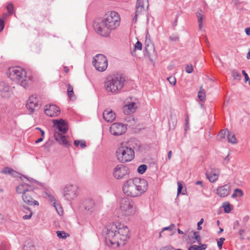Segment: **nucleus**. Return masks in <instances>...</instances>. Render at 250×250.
<instances>
[{
    "label": "nucleus",
    "instance_id": "nucleus-37",
    "mask_svg": "<svg viewBox=\"0 0 250 250\" xmlns=\"http://www.w3.org/2000/svg\"><path fill=\"white\" fill-rule=\"evenodd\" d=\"M223 207L226 213H229L231 211V208L230 205L229 203H224L223 205Z\"/></svg>",
    "mask_w": 250,
    "mask_h": 250
},
{
    "label": "nucleus",
    "instance_id": "nucleus-42",
    "mask_svg": "<svg viewBox=\"0 0 250 250\" xmlns=\"http://www.w3.org/2000/svg\"><path fill=\"white\" fill-rule=\"evenodd\" d=\"M111 78H125L124 75L120 72H115L112 74Z\"/></svg>",
    "mask_w": 250,
    "mask_h": 250
},
{
    "label": "nucleus",
    "instance_id": "nucleus-55",
    "mask_svg": "<svg viewBox=\"0 0 250 250\" xmlns=\"http://www.w3.org/2000/svg\"><path fill=\"white\" fill-rule=\"evenodd\" d=\"M49 198H50V200L51 202L53 203V204L54 206L57 204V203H56V200L54 196H49Z\"/></svg>",
    "mask_w": 250,
    "mask_h": 250
},
{
    "label": "nucleus",
    "instance_id": "nucleus-54",
    "mask_svg": "<svg viewBox=\"0 0 250 250\" xmlns=\"http://www.w3.org/2000/svg\"><path fill=\"white\" fill-rule=\"evenodd\" d=\"M204 222V219L202 218L200 220V221L197 224V229L198 230H201L202 229V227H201V225L203 224Z\"/></svg>",
    "mask_w": 250,
    "mask_h": 250
},
{
    "label": "nucleus",
    "instance_id": "nucleus-29",
    "mask_svg": "<svg viewBox=\"0 0 250 250\" xmlns=\"http://www.w3.org/2000/svg\"><path fill=\"white\" fill-rule=\"evenodd\" d=\"M196 16L198 18V22L199 26V30H202V20L204 18V15H203V11L201 9H199L196 13Z\"/></svg>",
    "mask_w": 250,
    "mask_h": 250
},
{
    "label": "nucleus",
    "instance_id": "nucleus-47",
    "mask_svg": "<svg viewBox=\"0 0 250 250\" xmlns=\"http://www.w3.org/2000/svg\"><path fill=\"white\" fill-rule=\"evenodd\" d=\"M175 227V225L173 224H171L169 226L165 227L162 230L164 231L165 230H169V231H172L174 228Z\"/></svg>",
    "mask_w": 250,
    "mask_h": 250
},
{
    "label": "nucleus",
    "instance_id": "nucleus-16",
    "mask_svg": "<svg viewBox=\"0 0 250 250\" xmlns=\"http://www.w3.org/2000/svg\"><path fill=\"white\" fill-rule=\"evenodd\" d=\"M44 110L46 115L51 117L57 116L60 113V108L54 104L46 105Z\"/></svg>",
    "mask_w": 250,
    "mask_h": 250
},
{
    "label": "nucleus",
    "instance_id": "nucleus-56",
    "mask_svg": "<svg viewBox=\"0 0 250 250\" xmlns=\"http://www.w3.org/2000/svg\"><path fill=\"white\" fill-rule=\"evenodd\" d=\"M167 81L171 85H175L176 83V79H166Z\"/></svg>",
    "mask_w": 250,
    "mask_h": 250
},
{
    "label": "nucleus",
    "instance_id": "nucleus-19",
    "mask_svg": "<svg viewBox=\"0 0 250 250\" xmlns=\"http://www.w3.org/2000/svg\"><path fill=\"white\" fill-rule=\"evenodd\" d=\"M230 186L229 184L220 187L217 189V193L220 197H226L229 193Z\"/></svg>",
    "mask_w": 250,
    "mask_h": 250
},
{
    "label": "nucleus",
    "instance_id": "nucleus-25",
    "mask_svg": "<svg viewBox=\"0 0 250 250\" xmlns=\"http://www.w3.org/2000/svg\"><path fill=\"white\" fill-rule=\"evenodd\" d=\"M207 177L211 182H215L218 178L219 172L218 170H211V173H206Z\"/></svg>",
    "mask_w": 250,
    "mask_h": 250
},
{
    "label": "nucleus",
    "instance_id": "nucleus-61",
    "mask_svg": "<svg viewBox=\"0 0 250 250\" xmlns=\"http://www.w3.org/2000/svg\"><path fill=\"white\" fill-rule=\"evenodd\" d=\"M207 248V245L206 244H201V246L199 247V250H205Z\"/></svg>",
    "mask_w": 250,
    "mask_h": 250
},
{
    "label": "nucleus",
    "instance_id": "nucleus-44",
    "mask_svg": "<svg viewBox=\"0 0 250 250\" xmlns=\"http://www.w3.org/2000/svg\"><path fill=\"white\" fill-rule=\"evenodd\" d=\"M193 238H195L198 243L199 244V245H201V237L199 234V232H197V231H194V233H193Z\"/></svg>",
    "mask_w": 250,
    "mask_h": 250
},
{
    "label": "nucleus",
    "instance_id": "nucleus-60",
    "mask_svg": "<svg viewBox=\"0 0 250 250\" xmlns=\"http://www.w3.org/2000/svg\"><path fill=\"white\" fill-rule=\"evenodd\" d=\"M80 146H81V147L82 148H84L85 147H86V143H85V142L84 141H83V140H81L80 141Z\"/></svg>",
    "mask_w": 250,
    "mask_h": 250
},
{
    "label": "nucleus",
    "instance_id": "nucleus-5",
    "mask_svg": "<svg viewBox=\"0 0 250 250\" xmlns=\"http://www.w3.org/2000/svg\"><path fill=\"white\" fill-rule=\"evenodd\" d=\"M117 160L121 163H124L130 162L134 157L133 149L126 146L119 147L116 152Z\"/></svg>",
    "mask_w": 250,
    "mask_h": 250
},
{
    "label": "nucleus",
    "instance_id": "nucleus-28",
    "mask_svg": "<svg viewBox=\"0 0 250 250\" xmlns=\"http://www.w3.org/2000/svg\"><path fill=\"white\" fill-rule=\"evenodd\" d=\"M206 97L205 90L203 88V86L201 85L198 92V97L201 102H204L206 100Z\"/></svg>",
    "mask_w": 250,
    "mask_h": 250
},
{
    "label": "nucleus",
    "instance_id": "nucleus-49",
    "mask_svg": "<svg viewBox=\"0 0 250 250\" xmlns=\"http://www.w3.org/2000/svg\"><path fill=\"white\" fill-rule=\"evenodd\" d=\"M57 234L58 237L61 238H66L65 233L64 231H57Z\"/></svg>",
    "mask_w": 250,
    "mask_h": 250
},
{
    "label": "nucleus",
    "instance_id": "nucleus-4",
    "mask_svg": "<svg viewBox=\"0 0 250 250\" xmlns=\"http://www.w3.org/2000/svg\"><path fill=\"white\" fill-rule=\"evenodd\" d=\"M16 192L18 194H22V200L25 204L29 206L39 205L38 201L35 200L37 195L33 187L29 184L24 182L19 185L16 188Z\"/></svg>",
    "mask_w": 250,
    "mask_h": 250
},
{
    "label": "nucleus",
    "instance_id": "nucleus-17",
    "mask_svg": "<svg viewBox=\"0 0 250 250\" xmlns=\"http://www.w3.org/2000/svg\"><path fill=\"white\" fill-rule=\"evenodd\" d=\"M9 86L4 81L0 82V96L4 99H8L12 93L9 90Z\"/></svg>",
    "mask_w": 250,
    "mask_h": 250
},
{
    "label": "nucleus",
    "instance_id": "nucleus-11",
    "mask_svg": "<svg viewBox=\"0 0 250 250\" xmlns=\"http://www.w3.org/2000/svg\"><path fill=\"white\" fill-rule=\"evenodd\" d=\"M78 188L76 186L68 185L63 188V196L68 201H71L76 198Z\"/></svg>",
    "mask_w": 250,
    "mask_h": 250
},
{
    "label": "nucleus",
    "instance_id": "nucleus-24",
    "mask_svg": "<svg viewBox=\"0 0 250 250\" xmlns=\"http://www.w3.org/2000/svg\"><path fill=\"white\" fill-rule=\"evenodd\" d=\"M94 202L92 199H86L84 202V208L85 210L90 212H92L94 210Z\"/></svg>",
    "mask_w": 250,
    "mask_h": 250
},
{
    "label": "nucleus",
    "instance_id": "nucleus-7",
    "mask_svg": "<svg viewBox=\"0 0 250 250\" xmlns=\"http://www.w3.org/2000/svg\"><path fill=\"white\" fill-rule=\"evenodd\" d=\"M92 64L97 70L104 72L107 69L108 60L104 55L99 54L93 58Z\"/></svg>",
    "mask_w": 250,
    "mask_h": 250
},
{
    "label": "nucleus",
    "instance_id": "nucleus-26",
    "mask_svg": "<svg viewBox=\"0 0 250 250\" xmlns=\"http://www.w3.org/2000/svg\"><path fill=\"white\" fill-rule=\"evenodd\" d=\"M23 250H37L35 244L31 240L26 241L23 247Z\"/></svg>",
    "mask_w": 250,
    "mask_h": 250
},
{
    "label": "nucleus",
    "instance_id": "nucleus-6",
    "mask_svg": "<svg viewBox=\"0 0 250 250\" xmlns=\"http://www.w3.org/2000/svg\"><path fill=\"white\" fill-rule=\"evenodd\" d=\"M120 211L122 215L131 216L136 213V207L132 200L125 197L120 200Z\"/></svg>",
    "mask_w": 250,
    "mask_h": 250
},
{
    "label": "nucleus",
    "instance_id": "nucleus-53",
    "mask_svg": "<svg viewBox=\"0 0 250 250\" xmlns=\"http://www.w3.org/2000/svg\"><path fill=\"white\" fill-rule=\"evenodd\" d=\"M188 121H189L188 117V116H187L186 118V119H185V122H186L185 127V130H187V129L189 127V125H188L189 122H188Z\"/></svg>",
    "mask_w": 250,
    "mask_h": 250
},
{
    "label": "nucleus",
    "instance_id": "nucleus-8",
    "mask_svg": "<svg viewBox=\"0 0 250 250\" xmlns=\"http://www.w3.org/2000/svg\"><path fill=\"white\" fill-rule=\"evenodd\" d=\"M122 79H110L105 82V87L107 91L116 92L121 90L124 86V81Z\"/></svg>",
    "mask_w": 250,
    "mask_h": 250
},
{
    "label": "nucleus",
    "instance_id": "nucleus-57",
    "mask_svg": "<svg viewBox=\"0 0 250 250\" xmlns=\"http://www.w3.org/2000/svg\"><path fill=\"white\" fill-rule=\"evenodd\" d=\"M199 249V247L196 245H192L189 247L188 249V250H198Z\"/></svg>",
    "mask_w": 250,
    "mask_h": 250
},
{
    "label": "nucleus",
    "instance_id": "nucleus-43",
    "mask_svg": "<svg viewBox=\"0 0 250 250\" xmlns=\"http://www.w3.org/2000/svg\"><path fill=\"white\" fill-rule=\"evenodd\" d=\"M169 39L172 42H178L179 40V36L178 34H173L169 37Z\"/></svg>",
    "mask_w": 250,
    "mask_h": 250
},
{
    "label": "nucleus",
    "instance_id": "nucleus-50",
    "mask_svg": "<svg viewBox=\"0 0 250 250\" xmlns=\"http://www.w3.org/2000/svg\"><path fill=\"white\" fill-rule=\"evenodd\" d=\"M142 48V44L141 42L139 41H137V42L135 44V49L141 50Z\"/></svg>",
    "mask_w": 250,
    "mask_h": 250
},
{
    "label": "nucleus",
    "instance_id": "nucleus-9",
    "mask_svg": "<svg viewBox=\"0 0 250 250\" xmlns=\"http://www.w3.org/2000/svg\"><path fill=\"white\" fill-rule=\"evenodd\" d=\"M113 176L118 180L126 178L129 174V170L126 166L120 164L113 169Z\"/></svg>",
    "mask_w": 250,
    "mask_h": 250
},
{
    "label": "nucleus",
    "instance_id": "nucleus-22",
    "mask_svg": "<svg viewBox=\"0 0 250 250\" xmlns=\"http://www.w3.org/2000/svg\"><path fill=\"white\" fill-rule=\"evenodd\" d=\"M103 118L107 122H112L115 119L116 116L112 110L106 109L103 113Z\"/></svg>",
    "mask_w": 250,
    "mask_h": 250
},
{
    "label": "nucleus",
    "instance_id": "nucleus-38",
    "mask_svg": "<svg viewBox=\"0 0 250 250\" xmlns=\"http://www.w3.org/2000/svg\"><path fill=\"white\" fill-rule=\"evenodd\" d=\"M23 208L25 209H27L28 211H29V214L28 215H25L24 216H23L22 217V218L24 220H27V219H29L31 218L32 215V212L31 211V210L30 209V208H28V207H25L24 206H23Z\"/></svg>",
    "mask_w": 250,
    "mask_h": 250
},
{
    "label": "nucleus",
    "instance_id": "nucleus-18",
    "mask_svg": "<svg viewBox=\"0 0 250 250\" xmlns=\"http://www.w3.org/2000/svg\"><path fill=\"white\" fill-rule=\"evenodd\" d=\"M146 2L148 4V0H137L136 5V13L133 19V21L136 22L137 20V17L139 15L142 14V12L144 11V2Z\"/></svg>",
    "mask_w": 250,
    "mask_h": 250
},
{
    "label": "nucleus",
    "instance_id": "nucleus-20",
    "mask_svg": "<svg viewBox=\"0 0 250 250\" xmlns=\"http://www.w3.org/2000/svg\"><path fill=\"white\" fill-rule=\"evenodd\" d=\"M137 108V106L135 102H130L124 106L123 111L125 114H130L135 112Z\"/></svg>",
    "mask_w": 250,
    "mask_h": 250
},
{
    "label": "nucleus",
    "instance_id": "nucleus-41",
    "mask_svg": "<svg viewBox=\"0 0 250 250\" xmlns=\"http://www.w3.org/2000/svg\"><path fill=\"white\" fill-rule=\"evenodd\" d=\"M6 9L9 15H12L14 13V6L12 3L8 4L6 6Z\"/></svg>",
    "mask_w": 250,
    "mask_h": 250
},
{
    "label": "nucleus",
    "instance_id": "nucleus-14",
    "mask_svg": "<svg viewBox=\"0 0 250 250\" xmlns=\"http://www.w3.org/2000/svg\"><path fill=\"white\" fill-rule=\"evenodd\" d=\"M38 106L36 97L34 95L29 97L26 104V107L30 112L29 114H33L36 110V108L38 107Z\"/></svg>",
    "mask_w": 250,
    "mask_h": 250
},
{
    "label": "nucleus",
    "instance_id": "nucleus-35",
    "mask_svg": "<svg viewBox=\"0 0 250 250\" xmlns=\"http://www.w3.org/2000/svg\"><path fill=\"white\" fill-rule=\"evenodd\" d=\"M243 195V193L242 190L240 189L236 188V189H234V192L232 194L231 197L232 198H235V197H237V196H242Z\"/></svg>",
    "mask_w": 250,
    "mask_h": 250
},
{
    "label": "nucleus",
    "instance_id": "nucleus-13",
    "mask_svg": "<svg viewBox=\"0 0 250 250\" xmlns=\"http://www.w3.org/2000/svg\"><path fill=\"white\" fill-rule=\"evenodd\" d=\"M54 126L58 129L63 134H65L68 130V126L67 122L63 120H53Z\"/></svg>",
    "mask_w": 250,
    "mask_h": 250
},
{
    "label": "nucleus",
    "instance_id": "nucleus-32",
    "mask_svg": "<svg viewBox=\"0 0 250 250\" xmlns=\"http://www.w3.org/2000/svg\"><path fill=\"white\" fill-rule=\"evenodd\" d=\"M67 93L69 98L72 99L74 96V92H73V87L70 84L68 83L67 84Z\"/></svg>",
    "mask_w": 250,
    "mask_h": 250
},
{
    "label": "nucleus",
    "instance_id": "nucleus-51",
    "mask_svg": "<svg viewBox=\"0 0 250 250\" xmlns=\"http://www.w3.org/2000/svg\"><path fill=\"white\" fill-rule=\"evenodd\" d=\"M4 27V21L3 19H0V32H1Z\"/></svg>",
    "mask_w": 250,
    "mask_h": 250
},
{
    "label": "nucleus",
    "instance_id": "nucleus-1",
    "mask_svg": "<svg viewBox=\"0 0 250 250\" xmlns=\"http://www.w3.org/2000/svg\"><path fill=\"white\" fill-rule=\"evenodd\" d=\"M129 233L126 226L118 228L115 224L110 225L106 228L105 243L108 246L114 248L120 245L124 246L125 241L129 237Z\"/></svg>",
    "mask_w": 250,
    "mask_h": 250
},
{
    "label": "nucleus",
    "instance_id": "nucleus-39",
    "mask_svg": "<svg viewBox=\"0 0 250 250\" xmlns=\"http://www.w3.org/2000/svg\"><path fill=\"white\" fill-rule=\"evenodd\" d=\"M231 75L233 78L236 77L240 78L241 77V73L236 70H233L231 71Z\"/></svg>",
    "mask_w": 250,
    "mask_h": 250
},
{
    "label": "nucleus",
    "instance_id": "nucleus-62",
    "mask_svg": "<svg viewBox=\"0 0 250 250\" xmlns=\"http://www.w3.org/2000/svg\"><path fill=\"white\" fill-rule=\"evenodd\" d=\"M245 231L244 229H240L239 232V234L240 236L241 239H243L242 235L244 233Z\"/></svg>",
    "mask_w": 250,
    "mask_h": 250
},
{
    "label": "nucleus",
    "instance_id": "nucleus-64",
    "mask_svg": "<svg viewBox=\"0 0 250 250\" xmlns=\"http://www.w3.org/2000/svg\"><path fill=\"white\" fill-rule=\"evenodd\" d=\"M245 32L247 35L250 34V27H248L246 28Z\"/></svg>",
    "mask_w": 250,
    "mask_h": 250
},
{
    "label": "nucleus",
    "instance_id": "nucleus-21",
    "mask_svg": "<svg viewBox=\"0 0 250 250\" xmlns=\"http://www.w3.org/2000/svg\"><path fill=\"white\" fill-rule=\"evenodd\" d=\"M7 113L12 118H16L21 114L19 109L14 105L10 106L7 108Z\"/></svg>",
    "mask_w": 250,
    "mask_h": 250
},
{
    "label": "nucleus",
    "instance_id": "nucleus-36",
    "mask_svg": "<svg viewBox=\"0 0 250 250\" xmlns=\"http://www.w3.org/2000/svg\"><path fill=\"white\" fill-rule=\"evenodd\" d=\"M147 166L146 165H140L137 169V171L140 174H143L146 170Z\"/></svg>",
    "mask_w": 250,
    "mask_h": 250
},
{
    "label": "nucleus",
    "instance_id": "nucleus-10",
    "mask_svg": "<svg viewBox=\"0 0 250 250\" xmlns=\"http://www.w3.org/2000/svg\"><path fill=\"white\" fill-rule=\"evenodd\" d=\"M6 76L9 78H26V71L20 67H10L6 71Z\"/></svg>",
    "mask_w": 250,
    "mask_h": 250
},
{
    "label": "nucleus",
    "instance_id": "nucleus-52",
    "mask_svg": "<svg viewBox=\"0 0 250 250\" xmlns=\"http://www.w3.org/2000/svg\"><path fill=\"white\" fill-rule=\"evenodd\" d=\"M177 184H178L177 193H178V194H179V193H180L181 192L182 189L183 188V185L179 182H178Z\"/></svg>",
    "mask_w": 250,
    "mask_h": 250
},
{
    "label": "nucleus",
    "instance_id": "nucleus-30",
    "mask_svg": "<svg viewBox=\"0 0 250 250\" xmlns=\"http://www.w3.org/2000/svg\"><path fill=\"white\" fill-rule=\"evenodd\" d=\"M1 173L5 174H10L14 177H16L17 174V172L14 171L13 169L9 168L8 167H6L4 168L1 171Z\"/></svg>",
    "mask_w": 250,
    "mask_h": 250
},
{
    "label": "nucleus",
    "instance_id": "nucleus-45",
    "mask_svg": "<svg viewBox=\"0 0 250 250\" xmlns=\"http://www.w3.org/2000/svg\"><path fill=\"white\" fill-rule=\"evenodd\" d=\"M54 207L55 208L56 211L59 215H61L62 214V209L60 204H57L54 206Z\"/></svg>",
    "mask_w": 250,
    "mask_h": 250
},
{
    "label": "nucleus",
    "instance_id": "nucleus-27",
    "mask_svg": "<svg viewBox=\"0 0 250 250\" xmlns=\"http://www.w3.org/2000/svg\"><path fill=\"white\" fill-rule=\"evenodd\" d=\"M15 81L24 88H27L31 83V79H14Z\"/></svg>",
    "mask_w": 250,
    "mask_h": 250
},
{
    "label": "nucleus",
    "instance_id": "nucleus-46",
    "mask_svg": "<svg viewBox=\"0 0 250 250\" xmlns=\"http://www.w3.org/2000/svg\"><path fill=\"white\" fill-rule=\"evenodd\" d=\"M192 71H193V66H192V64H188L187 65V66L186 67V72H187L188 73H190L192 72Z\"/></svg>",
    "mask_w": 250,
    "mask_h": 250
},
{
    "label": "nucleus",
    "instance_id": "nucleus-12",
    "mask_svg": "<svg viewBox=\"0 0 250 250\" xmlns=\"http://www.w3.org/2000/svg\"><path fill=\"white\" fill-rule=\"evenodd\" d=\"M126 127L121 123L113 124L110 127V133L115 136L121 135L125 132Z\"/></svg>",
    "mask_w": 250,
    "mask_h": 250
},
{
    "label": "nucleus",
    "instance_id": "nucleus-15",
    "mask_svg": "<svg viewBox=\"0 0 250 250\" xmlns=\"http://www.w3.org/2000/svg\"><path fill=\"white\" fill-rule=\"evenodd\" d=\"M55 140L62 146L69 147L71 146L70 142L67 139L68 136L62 135L58 132H55L54 134Z\"/></svg>",
    "mask_w": 250,
    "mask_h": 250
},
{
    "label": "nucleus",
    "instance_id": "nucleus-48",
    "mask_svg": "<svg viewBox=\"0 0 250 250\" xmlns=\"http://www.w3.org/2000/svg\"><path fill=\"white\" fill-rule=\"evenodd\" d=\"M224 238H220L217 242V245L220 249H221L222 248V245L224 243V241H225Z\"/></svg>",
    "mask_w": 250,
    "mask_h": 250
},
{
    "label": "nucleus",
    "instance_id": "nucleus-63",
    "mask_svg": "<svg viewBox=\"0 0 250 250\" xmlns=\"http://www.w3.org/2000/svg\"><path fill=\"white\" fill-rule=\"evenodd\" d=\"M242 73L243 74V75L244 76V78H249L248 74L246 72V71L245 70H242Z\"/></svg>",
    "mask_w": 250,
    "mask_h": 250
},
{
    "label": "nucleus",
    "instance_id": "nucleus-34",
    "mask_svg": "<svg viewBox=\"0 0 250 250\" xmlns=\"http://www.w3.org/2000/svg\"><path fill=\"white\" fill-rule=\"evenodd\" d=\"M228 130L222 129L219 133L217 136V140L222 141V140L225 138L226 131L228 132Z\"/></svg>",
    "mask_w": 250,
    "mask_h": 250
},
{
    "label": "nucleus",
    "instance_id": "nucleus-33",
    "mask_svg": "<svg viewBox=\"0 0 250 250\" xmlns=\"http://www.w3.org/2000/svg\"><path fill=\"white\" fill-rule=\"evenodd\" d=\"M228 140L229 142L233 144H236L237 143L235 135L230 134L229 131H228Z\"/></svg>",
    "mask_w": 250,
    "mask_h": 250
},
{
    "label": "nucleus",
    "instance_id": "nucleus-58",
    "mask_svg": "<svg viewBox=\"0 0 250 250\" xmlns=\"http://www.w3.org/2000/svg\"><path fill=\"white\" fill-rule=\"evenodd\" d=\"M160 250H176L172 247H165L160 249Z\"/></svg>",
    "mask_w": 250,
    "mask_h": 250
},
{
    "label": "nucleus",
    "instance_id": "nucleus-2",
    "mask_svg": "<svg viewBox=\"0 0 250 250\" xmlns=\"http://www.w3.org/2000/svg\"><path fill=\"white\" fill-rule=\"evenodd\" d=\"M120 18L115 11L108 12L104 18L97 19L94 21L93 26L98 34L108 36L110 31L115 29L120 24Z\"/></svg>",
    "mask_w": 250,
    "mask_h": 250
},
{
    "label": "nucleus",
    "instance_id": "nucleus-59",
    "mask_svg": "<svg viewBox=\"0 0 250 250\" xmlns=\"http://www.w3.org/2000/svg\"><path fill=\"white\" fill-rule=\"evenodd\" d=\"M239 226V221H238V220L235 221L234 222L233 229H237L238 228Z\"/></svg>",
    "mask_w": 250,
    "mask_h": 250
},
{
    "label": "nucleus",
    "instance_id": "nucleus-23",
    "mask_svg": "<svg viewBox=\"0 0 250 250\" xmlns=\"http://www.w3.org/2000/svg\"><path fill=\"white\" fill-rule=\"evenodd\" d=\"M147 36L148 35L146 34L145 41V49L148 56L149 57L151 52L154 51V45L151 43L150 40H147Z\"/></svg>",
    "mask_w": 250,
    "mask_h": 250
},
{
    "label": "nucleus",
    "instance_id": "nucleus-40",
    "mask_svg": "<svg viewBox=\"0 0 250 250\" xmlns=\"http://www.w3.org/2000/svg\"><path fill=\"white\" fill-rule=\"evenodd\" d=\"M0 250H9V246L6 242H1L0 244Z\"/></svg>",
    "mask_w": 250,
    "mask_h": 250
},
{
    "label": "nucleus",
    "instance_id": "nucleus-3",
    "mask_svg": "<svg viewBox=\"0 0 250 250\" xmlns=\"http://www.w3.org/2000/svg\"><path fill=\"white\" fill-rule=\"evenodd\" d=\"M122 188L126 196L136 197L140 196L147 190L148 184L145 179L136 177L125 181Z\"/></svg>",
    "mask_w": 250,
    "mask_h": 250
},
{
    "label": "nucleus",
    "instance_id": "nucleus-31",
    "mask_svg": "<svg viewBox=\"0 0 250 250\" xmlns=\"http://www.w3.org/2000/svg\"><path fill=\"white\" fill-rule=\"evenodd\" d=\"M177 124V119L175 114H171L169 120V125L170 127L174 128Z\"/></svg>",
    "mask_w": 250,
    "mask_h": 250
}]
</instances>
